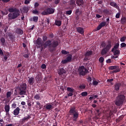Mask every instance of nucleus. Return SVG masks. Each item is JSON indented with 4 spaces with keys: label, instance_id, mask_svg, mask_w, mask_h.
<instances>
[{
    "label": "nucleus",
    "instance_id": "48",
    "mask_svg": "<svg viewBox=\"0 0 126 126\" xmlns=\"http://www.w3.org/2000/svg\"><path fill=\"white\" fill-rule=\"evenodd\" d=\"M29 55H30V53H28L27 54H24L23 57L26 59H29Z\"/></svg>",
    "mask_w": 126,
    "mask_h": 126
},
{
    "label": "nucleus",
    "instance_id": "53",
    "mask_svg": "<svg viewBox=\"0 0 126 126\" xmlns=\"http://www.w3.org/2000/svg\"><path fill=\"white\" fill-rule=\"evenodd\" d=\"M30 1H31V0H25L24 3L25 4H29Z\"/></svg>",
    "mask_w": 126,
    "mask_h": 126
},
{
    "label": "nucleus",
    "instance_id": "21",
    "mask_svg": "<svg viewBox=\"0 0 126 126\" xmlns=\"http://www.w3.org/2000/svg\"><path fill=\"white\" fill-rule=\"evenodd\" d=\"M19 112H20V108L18 107L13 111V115L14 116H18Z\"/></svg>",
    "mask_w": 126,
    "mask_h": 126
},
{
    "label": "nucleus",
    "instance_id": "36",
    "mask_svg": "<svg viewBox=\"0 0 126 126\" xmlns=\"http://www.w3.org/2000/svg\"><path fill=\"white\" fill-rule=\"evenodd\" d=\"M55 24L57 26H61L62 25V21H59V20H56L55 21Z\"/></svg>",
    "mask_w": 126,
    "mask_h": 126
},
{
    "label": "nucleus",
    "instance_id": "37",
    "mask_svg": "<svg viewBox=\"0 0 126 126\" xmlns=\"http://www.w3.org/2000/svg\"><path fill=\"white\" fill-rule=\"evenodd\" d=\"M67 91H68V92L73 93L74 92V89L73 88H71V87H68L67 88Z\"/></svg>",
    "mask_w": 126,
    "mask_h": 126
},
{
    "label": "nucleus",
    "instance_id": "47",
    "mask_svg": "<svg viewBox=\"0 0 126 126\" xmlns=\"http://www.w3.org/2000/svg\"><path fill=\"white\" fill-rule=\"evenodd\" d=\"M38 16H34L33 17V21H34V22H38Z\"/></svg>",
    "mask_w": 126,
    "mask_h": 126
},
{
    "label": "nucleus",
    "instance_id": "14",
    "mask_svg": "<svg viewBox=\"0 0 126 126\" xmlns=\"http://www.w3.org/2000/svg\"><path fill=\"white\" fill-rule=\"evenodd\" d=\"M121 86H122V83H116L114 85V90L115 91H119Z\"/></svg>",
    "mask_w": 126,
    "mask_h": 126
},
{
    "label": "nucleus",
    "instance_id": "23",
    "mask_svg": "<svg viewBox=\"0 0 126 126\" xmlns=\"http://www.w3.org/2000/svg\"><path fill=\"white\" fill-rule=\"evenodd\" d=\"M77 32H78L79 34H84V30L81 27H78L76 28Z\"/></svg>",
    "mask_w": 126,
    "mask_h": 126
},
{
    "label": "nucleus",
    "instance_id": "28",
    "mask_svg": "<svg viewBox=\"0 0 126 126\" xmlns=\"http://www.w3.org/2000/svg\"><path fill=\"white\" fill-rule=\"evenodd\" d=\"M124 118H125V116H124V115L120 116L118 118H117L116 120V123H120V122H121V121H122V120H123V119H124Z\"/></svg>",
    "mask_w": 126,
    "mask_h": 126
},
{
    "label": "nucleus",
    "instance_id": "45",
    "mask_svg": "<svg viewBox=\"0 0 126 126\" xmlns=\"http://www.w3.org/2000/svg\"><path fill=\"white\" fill-rule=\"evenodd\" d=\"M43 42H46L48 40V37L46 35H44L42 36Z\"/></svg>",
    "mask_w": 126,
    "mask_h": 126
},
{
    "label": "nucleus",
    "instance_id": "25",
    "mask_svg": "<svg viewBox=\"0 0 126 126\" xmlns=\"http://www.w3.org/2000/svg\"><path fill=\"white\" fill-rule=\"evenodd\" d=\"M29 11V6H24L23 7V12L24 13H28Z\"/></svg>",
    "mask_w": 126,
    "mask_h": 126
},
{
    "label": "nucleus",
    "instance_id": "49",
    "mask_svg": "<svg viewBox=\"0 0 126 126\" xmlns=\"http://www.w3.org/2000/svg\"><path fill=\"white\" fill-rule=\"evenodd\" d=\"M71 13H72V10H71L66 11V14L67 15H70Z\"/></svg>",
    "mask_w": 126,
    "mask_h": 126
},
{
    "label": "nucleus",
    "instance_id": "32",
    "mask_svg": "<svg viewBox=\"0 0 126 126\" xmlns=\"http://www.w3.org/2000/svg\"><path fill=\"white\" fill-rule=\"evenodd\" d=\"M4 109L6 113H8V112H9V110L10 109V107L8 105H6L4 106Z\"/></svg>",
    "mask_w": 126,
    "mask_h": 126
},
{
    "label": "nucleus",
    "instance_id": "60",
    "mask_svg": "<svg viewBox=\"0 0 126 126\" xmlns=\"http://www.w3.org/2000/svg\"><path fill=\"white\" fill-rule=\"evenodd\" d=\"M60 1H61V0H54V2L55 4H59Z\"/></svg>",
    "mask_w": 126,
    "mask_h": 126
},
{
    "label": "nucleus",
    "instance_id": "24",
    "mask_svg": "<svg viewBox=\"0 0 126 126\" xmlns=\"http://www.w3.org/2000/svg\"><path fill=\"white\" fill-rule=\"evenodd\" d=\"M110 5L111 6H113V7H115V8H119V5H118V4L114 1L110 2L109 3Z\"/></svg>",
    "mask_w": 126,
    "mask_h": 126
},
{
    "label": "nucleus",
    "instance_id": "17",
    "mask_svg": "<svg viewBox=\"0 0 126 126\" xmlns=\"http://www.w3.org/2000/svg\"><path fill=\"white\" fill-rule=\"evenodd\" d=\"M44 107L48 111H51V110H53V108H54L51 103H47L44 106Z\"/></svg>",
    "mask_w": 126,
    "mask_h": 126
},
{
    "label": "nucleus",
    "instance_id": "34",
    "mask_svg": "<svg viewBox=\"0 0 126 126\" xmlns=\"http://www.w3.org/2000/svg\"><path fill=\"white\" fill-rule=\"evenodd\" d=\"M33 98L35 99V100H41V96L39 94H35Z\"/></svg>",
    "mask_w": 126,
    "mask_h": 126
},
{
    "label": "nucleus",
    "instance_id": "19",
    "mask_svg": "<svg viewBox=\"0 0 126 126\" xmlns=\"http://www.w3.org/2000/svg\"><path fill=\"white\" fill-rule=\"evenodd\" d=\"M35 82V79L33 77H29L28 83L30 85H33Z\"/></svg>",
    "mask_w": 126,
    "mask_h": 126
},
{
    "label": "nucleus",
    "instance_id": "13",
    "mask_svg": "<svg viewBox=\"0 0 126 126\" xmlns=\"http://www.w3.org/2000/svg\"><path fill=\"white\" fill-rule=\"evenodd\" d=\"M30 119H31V115L28 114L27 116L22 119V124L23 125L26 122H28V120H30Z\"/></svg>",
    "mask_w": 126,
    "mask_h": 126
},
{
    "label": "nucleus",
    "instance_id": "44",
    "mask_svg": "<svg viewBox=\"0 0 126 126\" xmlns=\"http://www.w3.org/2000/svg\"><path fill=\"white\" fill-rule=\"evenodd\" d=\"M1 14H2V15H7V14H8V11L6 10H5L4 11H1Z\"/></svg>",
    "mask_w": 126,
    "mask_h": 126
},
{
    "label": "nucleus",
    "instance_id": "22",
    "mask_svg": "<svg viewBox=\"0 0 126 126\" xmlns=\"http://www.w3.org/2000/svg\"><path fill=\"white\" fill-rule=\"evenodd\" d=\"M106 25V22H101L97 27V30L99 31L102 27H104Z\"/></svg>",
    "mask_w": 126,
    "mask_h": 126
},
{
    "label": "nucleus",
    "instance_id": "50",
    "mask_svg": "<svg viewBox=\"0 0 126 126\" xmlns=\"http://www.w3.org/2000/svg\"><path fill=\"white\" fill-rule=\"evenodd\" d=\"M121 48H126V44L125 42H123L120 44Z\"/></svg>",
    "mask_w": 126,
    "mask_h": 126
},
{
    "label": "nucleus",
    "instance_id": "59",
    "mask_svg": "<svg viewBox=\"0 0 126 126\" xmlns=\"http://www.w3.org/2000/svg\"><path fill=\"white\" fill-rule=\"evenodd\" d=\"M11 107L13 108V109H15V108H16V103L14 102L13 104H12Z\"/></svg>",
    "mask_w": 126,
    "mask_h": 126
},
{
    "label": "nucleus",
    "instance_id": "6",
    "mask_svg": "<svg viewBox=\"0 0 126 126\" xmlns=\"http://www.w3.org/2000/svg\"><path fill=\"white\" fill-rule=\"evenodd\" d=\"M26 84H21L18 87L19 95H26Z\"/></svg>",
    "mask_w": 126,
    "mask_h": 126
},
{
    "label": "nucleus",
    "instance_id": "62",
    "mask_svg": "<svg viewBox=\"0 0 126 126\" xmlns=\"http://www.w3.org/2000/svg\"><path fill=\"white\" fill-rule=\"evenodd\" d=\"M28 106H29L28 108L29 109V110H30V109H31V106H32V104H31V103L28 102Z\"/></svg>",
    "mask_w": 126,
    "mask_h": 126
},
{
    "label": "nucleus",
    "instance_id": "42",
    "mask_svg": "<svg viewBox=\"0 0 126 126\" xmlns=\"http://www.w3.org/2000/svg\"><path fill=\"white\" fill-rule=\"evenodd\" d=\"M11 94H12L11 92H7L6 93V98L10 97L11 96Z\"/></svg>",
    "mask_w": 126,
    "mask_h": 126
},
{
    "label": "nucleus",
    "instance_id": "40",
    "mask_svg": "<svg viewBox=\"0 0 126 126\" xmlns=\"http://www.w3.org/2000/svg\"><path fill=\"white\" fill-rule=\"evenodd\" d=\"M81 95L83 96V97H86V96H87V95H88V93H87V92H82L81 94Z\"/></svg>",
    "mask_w": 126,
    "mask_h": 126
},
{
    "label": "nucleus",
    "instance_id": "58",
    "mask_svg": "<svg viewBox=\"0 0 126 126\" xmlns=\"http://www.w3.org/2000/svg\"><path fill=\"white\" fill-rule=\"evenodd\" d=\"M120 16H121V13H118L116 15V18H120Z\"/></svg>",
    "mask_w": 126,
    "mask_h": 126
},
{
    "label": "nucleus",
    "instance_id": "61",
    "mask_svg": "<svg viewBox=\"0 0 126 126\" xmlns=\"http://www.w3.org/2000/svg\"><path fill=\"white\" fill-rule=\"evenodd\" d=\"M73 95V93L70 92L67 94L68 97H71Z\"/></svg>",
    "mask_w": 126,
    "mask_h": 126
},
{
    "label": "nucleus",
    "instance_id": "31",
    "mask_svg": "<svg viewBox=\"0 0 126 126\" xmlns=\"http://www.w3.org/2000/svg\"><path fill=\"white\" fill-rule=\"evenodd\" d=\"M99 63H100L101 64V66H103V65H104V63H104V57H101L99 60H98Z\"/></svg>",
    "mask_w": 126,
    "mask_h": 126
},
{
    "label": "nucleus",
    "instance_id": "63",
    "mask_svg": "<svg viewBox=\"0 0 126 126\" xmlns=\"http://www.w3.org/2000/svg\"><path fill=\"white\" fill-rule=\"evenodd\" d=\"M98 82L97 81H94L93 82V84L94 85H98Z\"/></svg>",
    "mask_w": 126,
    "mask_h": 126
},
{
    "label": "nucleus",
    "instance_id": "3",
    "mask_svg": "<svg viewBox=\"0 0 126 126\" xmlns=\"http://www.w3.org/2000/svg\"><path fill=\"white\" fill-rule=\"evenodd\" d=\"M101 46L103 47V48L101 50L100 54L101 56H104V55L107 54V53H108L112 48V41H111V40H108L107 45H106L105 42H102Z\"/></svg>",
    "mask_w": 126,
    "mask_h": 126
},
{
    "label": "nucleus",
    "instance_id": "2",
    "mask_svg": "<svg viewBox=\"0 0 126 126\" xmlns=\"http://www.w3.org/2000/svg\"><path fill=\"white\" fill-rule=\"evenodd\" d=\"M8 11L10 12L8 15L9 20L16 19L20 15L19 9L17 8L10 7L8 8Z\"/></svg>",
    "mask_w": 126,
    "mask_h": 126
},
{
    "label": "nucleus",
    "instance_id": "4",
    "mask_svg": "<svg viewBox=\"0 0 126 126\" xmlns=\"http://www.w3.org/2000/svg\"><path fill=\"white\" fill-rule=\"evenodd\" d=\"M126 101V96L123 92L119 93L116 97L115 104L116 106H122Z\"/></svg>",
    "mask_w": 126,
    "mask_h": 126
},
{
    "label": "nucleus",
    "instance_id": "38",
    "mask_svg": "<svg viewBox=\"0 0 126 126\" xmlns=\"http://www.w3.org/2000/svg\"><path fill=\"white\" fill-rule=\"evenodd\" d=\"M39 5H40V4H39V2H34L33 4L34 8L35 9L38 8V7L39 6Z\"/></svg>",
    "mask_w": 126,
    "mask_h": 126
},
{
    "label": "nucleus",
    "instance_id": "52",
    "mask_svg": "<svg viewBox=\"0 0 126 126\" xmlns=\"http://www.w3.org/2000/svg\"><path fill=\"white\" fill-rule=\"evenodd\" d=\"M126 39V36H123L122 37H121L120 38V41L121 42H125Z\"/></svg>",
    "mask_w": 126,
    "mask_h": 126
},
{
    "label": "nucleus",
    "instance_id": "8",
    "mask_svg": "<svg viewBox=\"0 0 126 126\" xmlns=\"http://www.w3.org/2000/svg\"><path fill=\"white\" fill-rule=\"evenodd\" d=\"M55 12V9L48 7L47 8L45 11H43L41 12L42 15H50V14H53Z\"/></svg>",
    "mask_w": 126,
    "mask_h": 126
},
{
    "label": "nucleus",
    "instance_id": "33",
    "mask_svg": "<svg viewBox=\"0 0 126 126\" xmlns=\"http://www.w3.org/2000/svg\"><path fill=\"white\" fill-rule=\"evenodd\" d=\"M121 24H125L126 23V18L124 17L121 19Z\"/></svg>",
    "mask_w": 126,
    "mask_h": 126
},
{
    "label": "nucleus",
    "instance_id": "41",
    "mask_svg": "<svg viewBox=\"0 0 126 126\" xmlns=\"http://www.w3.org/2000/svg\"><path fill=\"white\" fill-rule=\"evenodd\" d=\"M61 53L63 55H68V54H69V52L66 51L64 50H62Z\"/></svg>",
    "mask_w": 126,
    "mask_h": 126
},
{
    "label": "nucleus",
    "instance_id": "29",
    "mask_svg": "<svg viewBox=\"0 0 126 126\" xmlns=\"http://www.w3.org/2000/svg\"><path fill=\"white\" fill-rule=\"evenodd\" d=\"M112 53H113L114 56H117V55L121 54V51H120V49H116L114 52H112Z\"/></svg>",
    "mask_w": 126,
    "mask_h": 126
},
{
    "label": "nucleus",
    "instance_id": "1",
    "mask_svg": "<svg viewBox=\"0 0 126 126\" xmlns=\"http://www.w3.org/2000/svg\"><path fill=\"white\" fill-rule=\"evenodd\" d=\"M42 44L44 48H48V50L51 53L55 52L57 50L56 48L59 46V41L57 40H54L52 42V40H48L45 42L42 41Z\"/></svg>",
    "mask_w": 126,
    "mask_h": 126
},
{
    "label": "nucleus",
    "instance_id": "35",
    "mask_svg": "<svg viewBox=\"0 0 126 126\" xmlns=\"http://www.w3.org/2000/svg\"><path fill=\"white\" fill-rule=\"evenodd\" d=\"M37 9H35L32 11V13L33 14H35L36 15H39V11L38 10H36Z\"/></svg>",
    "mask_w": 126,
    "mask_h": 126
},
{
    "label": "nucleus",
    "instance_id": "39",
    "mask_svg": "<svg viewBox=\"0 0 126 126\" xmlns=\"http://www.w3.org/2000/svg\"><path fill=\"white\" fill-rule=\"evenodd\" d=\"M95 114L98 116V117H100V115H101V112H100V110L99 109H95Z\"/></svg>",
    "mask_w": 126,
    "mask_h": 126
},
{
    "label": "nucleus",
    "instance_id": "9",
    "mask_svg": "<svg viewBox=\"0 0 126 126\" xmlns=\"http://www.w3.org/2000/svg\"><path fill=\"white\" fill-rule=\"evenodd\" d=\"M78 71L80 75H86V73L88 72V70L85 68L84 66H81V67H79Z\"/></svg>",
    "mask_w": 126,
    "mask_h": 126
},
{
    "label": "nucleus",
    "instance_id": "15",
    "mask_svg": "<svg viewBox=\"0 0 126 126\" xmlns=\"http://www.w3.org/2000/svg\"><path fill=\"white\" fill-rule=\"evenodd\" d=\"M69 5L70 8H74L76 6V4H75V0H71L69 3Z\"/></svg>",
    "mask_w": 126,
    "mask_h": 126
},
{
    "label": "nucleus",
    "instance_id": "18",
    "mask_svg": "<svg viewBox=\"0 0 126 126\" xmlns=\"http://www.w3.org/2000/svg\"><path fill=\"white\" fill-rule=\"evenodd\" d=\"M119 47H120V43L119 42L116 43L114 44V47L112 49L111 52H115V50H118Z\"/></svg>",
    "mask_w": 126,
    "mask_h": 126
},
{
    "label": "nucleus",
    "instance_id": "26",
    "mask_svg": "<svg viewBox=\"0 0 126 126\" xmlns=\"http://www.w3.org/2000/svg\"><path fill=\"white\" fill-rule=\"evenodd\" d=\"M16 32L19 34V35H22L23 34V31L20 28H17L16 30Z\"/></svg>",
    "mask_w": 126,
    "mask_h": 126
},
{
    "label": "nucleus",
    "instance_id": "43",
    "mask_svg": "<svg viewBox=\"0 0 126 126\" xmlns=\"http://www.w3.org/2000/svg\"><path fill=\"white\" fill-rule=\"evenodd\" d=\"M75 13L76 15H80V13H81V12L79 11V8L76 9Z\"/></svg>",
    "mask_w": 126,
    "mask_h": 126
},
{
    "label": "nucleus",
    "instance_id": "20",
    "mask_svg": "<svg viewBox=\"0 0 126 126\" xmlns=\"http://www.w3.org/2000/svg\"><path fill=\"white\" fill-rule=\"evenodd\" d=\"M35 79L37 81H41V80H42V73L38 72L37 76L35 77Z\"/></svg>",
    "mask_w": 126,
    "mask_h": 126
},
{
    "label": "nucleus",
    "instance_id": "5",
    "mask_svg": "<svg viewBox=\"0 0 126 126\" xmlns=\"http://www.w3.org/2000/svg\"><path fill=\"white\" fill-rule=\"evenodd\" d=\"M69 113L70 116H72V119L74 122L77 121V119L79 117V113L77 110H76V107H75V106L71 107Z\"/></svg>",
    "mask_w": 126,
    "mask_h": 126
},
{
    "label": "nucleus",
    "instance_id": "56",
    "mask_svg": "<svg viewBox=\"0 0 126 126\" xmlns=\"http://www.w3.org/2000/svg\"><path fill=\"white\" fill-rule=\"evenodd\" d=\"M106 63H112V60L111 59H108L106 61Z\"/></svg>",
    "mask_w": 126,
    "mask_h": 126
},
{
    "label": "nucleus",
    "instance_id": "46",
    "mask_svg": "<svg viewBox=\"0 0 126 126\" xmlns=\"http://www.w3.org/2000/svg\"><path fill=\"white\" fill-rule=\"evenodd\" d=\"M79 88H80L81 90L85 89V88H86V86L84 85H81L79 86Z\"/></svg>",
    "mask_w": 126,
    "mask_h": 126
},
{
    "label": "nucleus",
    "instance_id": "16",
    "mask_svg": "<svg viewBox=\"0 0 126 126\" xmlns=\"http://www.w3.org/2000/svg\"><path fill=\"white\" fill-rule=\"evenodd\" d=\"M76 4L80 7H83V4H84V1L83 0H76Z\"/></svg>",
    "mask_w": 126,
    "mask_h": 126
},
{
    "label": "nucleus",
    "instance_id": "27",
    "mask_svg": "<svg viewBox=\"0 0 126 126\" xmlns=\"http://www.w3.org/2000/svg\"><path fill=\"white\" fill-rule=\"evenodd\" d=\"M92 54H93V51H92L91 50L88 51L85 54V56L86 57H90V56H92Z\"/></svg>",
    "mask_w": 126,
    "mask_h": 126
},
{
    "label": "nucleus",
    "instance_id": "11",
    "mask_svg": "<svg viewBox=\"0 0 126 126\" xmlns=\"http://www.w3.org/2000/svg\"><path fill=\"white\" fill-rule=\"evenodd\" d=\"M71 60H72V55L69 54L65 60H62L61 63L63 64L67 63H70V62H71Z\"/></svg>",
    "mask_w": 126,
    "mask_h": 126
},
{
    "label": "nucleus",
    "instance_id": "64",
    "mask_svg": "<svg viewBox=\"0 0 126 126\" xmlns=\"http://www.w3.org/2000/svg\"><path fill=\"white\" fill-rule=\"evenodd\" d=\"M112 81H114V79H110L107 80V82H112Z\"/></svg>",
    "mask_w": 126,
    "mask_h": 126
},
{
    "label": "nucleus",
    "instance_id": "12",
    "mask_svg": "<svg viewBox=\"0 0 126 126\" xmlns=\"http://www.w3.org/2000/svg\"><path fill=\"white\" fill-rule=\"evenodd\" d=\"M58 73L60 76H63V77H65L66 71L64 68H59L58 70Z\"/></svg>",
    "mask_w": 126,
    "mask_h": 126
},
{
    "label": "nucleus",
    "instance_id": "51",
    "mask_svg": "<svg viewBox=\"0 0 126 126\" xmlns=\"http://www.w3.org/2000/svg\"><path fill=\"white\" fill-rule=\"evenodd\" d=\"M36 105L38 106L39 109L41 110V109H42V106H41V103H40V102L36 101Z\"/></svg>",
    "mask_w": 126,
    "mask_h": 126
},
{
    "label": "nucleus",
    "instance_id": "30",
    "mask_svg": "<svg viewBox=\"0 0 126 126\" xmlns=\"http://www.w3.org/2000/svg\"><path fill=\"white\" fill-rule=\"evenodd\" d=\"M2 46H5V39L2 37L0 39Z\"/></svg>",
    "mask_w": 126,
    "mask_h": 126
},
{
    "label": "nucleus",
    "instance_id": "10",
    "mask_svg": "<svg viewBox=\"0 0 126 126\" xmlns=\"http://www.w3.org/2000/svg\"><path fill=\"white\" fill-rule=\"evenodd\" d=\"M108 69L113 70L112 73H116L117 72H120V71H121V69H120V67L118 65L110 66L108 67Z\"/></svg>",
    "mask_w": 126,
    "mask_h": 126
},
{
    "label": "nucleus",
    "instance_id": "7",
    "mask_svg": "<svg viewBox=\"0 0 126 126\" xmlns=\"http://www.w3.org/2000/svg\"><path fill=\"white\" fill-rule=\"evenodd\" d=\"M35 45L37 48H40L41 52H43V50L45 49H47L45 47L43 44V40L41 37H38L37 40L35 41Z\"/></svg>",
    "mask_w": 126,
    "mask_h": 126
},
{
    "label": "nucleus",
    "instance_id": "55",
    "mask_svg": "<svg viewBox=\"0 0 126 126\" xmlns=\"http://www.w3.org/2000/svg\"><path fill=\"white\" fill-rule=\"evenodd\" d=\"M3 119H0V126H3Z\"/></svg>",
    "mask_w": 126,
    "mask_h": 126
},
{
    "label": "nucleus",
    "instance_id": "54",
    "mask_svg": "<svg viewBox=\"0 0 126 126\" xmlns=\"http://www.w3.org/2000/svg\"><path fill=\"white\" fill-rule=\"evenodd\" d=\"M103 13H105V14H108V13H109V11L107 9H104L103 10Z\"/></svg>",
    "mask_w": 126,
    "mask_h": 126
},
{
    "label": "nucleus",
    "instance_id": "57",
    "mask_svg": "<svg viewBox=\"0 0 126 126\" xmlns=\"http://www.w3.org/2000/svg\"><path fill=\"white\" fill-rule=\"evenodd\" d=\"M41 68L43 69H45V68H47V66H46V64H42L41 66Z\"/></svg>",
    "mask_w": 126,
    "mask_h": 126
}]
</instances>
